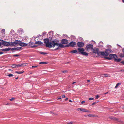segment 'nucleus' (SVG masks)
<instances>
[{"instance_id":"obj_1","label":"nucleus","mask_w":124,"mask_h":124,"mask_svg":"<svg viewBox=\"0 0 124 124\" xmlns=\"http://www.w3.org/2000/svg\"><path fill=\"white\" fill-rule=\"evenodd\" d=\"M51 40L47 38V47L51 48L56 46V45H58L57 42L59 41V40H57L49 42V41Z\"/></svg>"},{"instance_id":"obj_2","label":"nucleus","mask_w":124,"mask_h":124,"mask_svg":"<svg viewBox=\"0 0 124 124\" xmlns=\"http://www.w3.org/2000/svg\"><path fill=\"white\" fill-rule=\"evenodd\" d=\"M78 49V52L80 54H82L83 55L87 56L88 55V54L87 53L84 52L85 49L83 48H79Z\"/></svg>"},{"instance_id":"obj_3","label":"nucleus","mask_w":124,"mask_h":124,"mask_svg":"<svg viewBox=\"0 0 124 124\" xmlns=\"http://www.w3.org/2000/svg\"><path fill=\"white\" fill-rule=\"evenodd\" d=\"M93 45L91 44H89L86 46L85 49L87 51H89L90 50H92L93 49Z\"/></svg>"},{"instance_id":"obj_4","label":"nucleus","mask_w":124,"mask_h":124,"mask_svg":"<svg viewBox=\"0 0 124 124\" xmlns=\"http://www.w3.org/2000/svg\"><path fill=\"white\" fill-rule=\"evenodd\" d=\"M53 31H49L48 34H47V38L49 40H51L53 36Z\"/></svg>"},{"instance_id":"obj_5","label":"nucleus","mask_w":124,"mask_h":124,"mask_svg":"<svg viewBox=\"0 0 124 124\" xmlns=\"http://www.w3.org/2000/svg\"><path fill=\"white\" fill-rule=\"evenodd\" d=\"M57 44L58 45H56V46H57V47L54 49V51H55L57 50H60V48H60H64L65 47V46L64 45L61 43L59 44L58 43V42H57Z\"/></svg>"},{"instance_id":"obj_6","label":"nucleus","mask_w":124,"mask_h":124,"mask_svg":"<svg viewBox=\"0 0 124 124\" xmlns=\"http://www.w3.org/2000/svg\"><path fill=\"white\" fill-rule=\"evenodd\" d=\"M93 51V53L97 54L98 56H100V53L101 51H99V49L98 48H96L95 49L93 48L92 50Z\"/></svg>"},{"instance_id":"obj_7","label":"nucleus","mask_w":124,"mask_h":124,"mask_svg":"<svg viewBox=\"0 0 124 124\" xmlns=\"http://www.w3.org/2000/svg\"><path fill=\"white\" fill-rule=\"evenodd\" d=\"M20 41L16 40L15 41L13 42H10V45L13 46H16L18 44L19 45V43Z\"/></svg>"},{"instance_id":"obj_8","label":"nucleus","mask_w":124,"mask_h":124,"mask_svg":"<svg viewBox=\"0 0 124 124\" xmlns=\"http://www.w3.org/2000/svg\"><path fill=\"white\" fill-rule=\"evenodd\" d=\"M109 54V53L106 51L105 52H101L100 54V56L101 55L103 56H107Z\"/></svg>"},{"instance_id":"obj_9","label":"nucleus","mask_w":124,"mask_h":124,"mask_svg":"<svg viewBox=\"0 0 124 124\" xmlns=\"http://www.w3.org/2000/svg\"><path fill=\"white\" fill-rule=\"evenodd\" d=\"M77 45L78 47L82 48L84 46V43L83 42H79L77 43Z\"/></svg>"},{"instance_id":"obj_10","label":"nucleus","mask_w":124,"mask_h":124,"mask_svg":"<svg viewBox=\"0 0 124 124\" xmlns=\"http://www.w3.org/2000/svg\"><path fill=\"white\" fill-rule=\"evenodd\" d=\"M2 45L5 46H8L10 45V43L5 41L2 40Z\"/></svg>"},{"instance_id":"obj_11","label":"nucleus","mask_w":124,"mask_h":124,"mask_svg":"<svg viewBox=\"0 0 124 124\" xmlns=\"http://www.w3.org/2000/svg\"><path fill=\"white\" fill-rule=\"evenodd\" d=\"M109 56L111 58V59L112 58H114V59L115 58H116L117 57V55L115 54H110L109 55Z\"/></svg>"},{"instance_id":"obj_12","label":"nucleus","mask_w":124,"mask_h":124,"mask_svg":"<svg viewBox=\"0 0 124 124\" xmlns=\"http://www.w3.org/2000/svg\"><path fill=\"white\" fill-rule=\"evenodd\" d=\"M27 44L24 42H22L21 41H20L19 43V45L21 46H25L27 45Z\"/></svg>"},{"instance_id":"obj_13","label":"nucleus","mask_w":124,"mask_h":124,"mask_svg":"<svg viewBox=\"0 0 124 124\" xmlns=\"http://www.w3.org/2000/svg\"><path fill=\"white\" fill-rule=\"evenodd\" d=\"M62 43L64 44H67L68 43V41L66 39H62L61 41Z\"/></svg>"},{"instance_id":"obj_14","label":"nucleus","mask_w":124,"mask_h":124,"mask_svg":"<svg viewBox=\"0 0 124 124\" xmlns=\"http://www.w3.org/2000/svg\"><path fill=\"white\" fill-rule=\"evenodd\" d=\"M69 44L70 46L73 47L76 46V43L75 42L72 41L69 43Z\"/></svg>"},{"instance_id":"obj_15","label":"nucleus","mask_w":124,"mask_h":124,"mask_svg":"<svg viewBox=\"0 0 124 124\" xmlns=\"http://www.w3.org/2000/svg\"><path fill=\"white\" fill-rule=\"evenodd\" d=\"M17 32L20 34H21L23 33V30L21 29H19L17 31Z\"/></svg>"},{"instance_id":"obj_16","label":"nucleus","mask_w":124,"mask_h":124,"mask_svg":"<svg viewBox=\"0 0 124 124\" xmlns=\"http://www.w3.org/2000/svg\"><path fill=\"white\" fill-rule=\"evenodd\" d=\"M110 118L113 119L114 120H115L116 121H117L118 122H120V120H119L117 118H115L113 117H109Z\"/></svg>"},{"instance_id":"obj_17","label":"nucleus","mask_w":124,"mask_h":124,"mask_svg":"<svg viewBox=\"0 0 124 124\" xmlns=\"http://www.w3.org/2000/svg\"><path fill=\"white\" fill-rule=\"evenodd\" d=\"M121 60V59H117V58H116L114 59V61L116 62H120Z\"/></svg>"},{"instance_id":"obj_18","label":"nucleus","mask_w":124,"mask_h":124,"mask_svg":"<svg viewBox=\"0 0 124 124\" xmlns=\"http://www.w3.org/2000/svg\"><path fill=\"white\" fill-rule=\"evenodd\" d=\"M83 112H90V111L87 110V109L83 108L82 109V111Z\"/></svg>"},{"instance_id":"obj_19","label":"nucleus","mask_w":124,"mask_h":124,"mask_svg":"<svg viewBox=\"0 0 124 124\" xmlns=\"http://www.w3.org/2000/svg\"><path fill=\"white\" fill-rule=\"evenodd\" d=\"M43 44V43L41 41H36L35 43V44L38 45H41Z\"/></svg>"},{"instance_id":"obj_20","label":"nucleus","mask_w":124,"mask_h":124,"mask_svg":"<svg viewBox=\"0 0 124 124\" xmlns=\"http://www.w3.org/2000/svg\"><path fill=\"white\" fill-rule=\"evenodd\" d=\"M70 52L72 53H78V51L76 50H73Z\"/></svg>"},{"instance_id":"obj_21","label":"nucleus","mask_w":124,"mask_h":124,"mask_svg":"<svg viewBox=\"0 0 124 124\" xmlns=\"http://www.w3.org/2000/svg\"><path fill=\"white\" fill-rule=\"evenodd\" d=\"M24 72V71H16L15 72H16V73H18V74H22V73H23Z\"/></svg>"},{"instance_id":"obj_22","label":"nucleus","mask_w":124,"mask_h":124,"mask_svg":"<svg viewBox=\"0 0 124 124\" xmlns=\"http://www.w3.org/2000/svg\"><path fill=\"white\" fill-rule=\"evenodd\" d=\"M119 56L121 57H124V53H121L119 55Z\"/></svg>"},{"instance_id":"obj_23","label":"nucleus","mask_w":124,"mask_h":124,"mask_svg":"<svg viewBox=\"0 0 124 124\" xmlns=\"http://www.w3.org/2000/svg\"><path fill=\"white\" fill-rule=\"evenodd\" d=\"M120 85H121V83H118L116 84V86H115V88H117L118 86Z\"/></svg>"},{"instance_id":"obj_24","label":"nucleus","mask_w":124,"mask_h":124,"mask_svg":"<svg viewBox=\"0 0 124 124\" xmlns=\"http://www.w3.org/2000/svg\"><path fill=\"white\" fill-rule=\"evenodd\" d=\"M83 109V108H78L77 110L79 111H82V109Z\"/></svg>"},{"instance_id":"obj_25","label":"nucleus","mask_w":124,"mask_h":124,"mask_svg":"<svg viewBox=\"0 0 124 124\" xmlns=\"http://www.w3.org/2000/svg\"><path fill=\"white\" fill-rule=\"evenodd\" d=\"M44 43H45V46H46V38L44 39Z\"/></svg>"},{"instance_id":"obj_26","label":"nucleus","mask_w":124,"mask_h":124,"mask_svg":"<svg viewBox=\"0 0 124 124\" xmlns=\"http://www.w3.org/2000/svg\"><path fill=\"white\" fill-rule=\"evenodd\" d=\"M85 116H89L90 117H91V116H92V115L91 114H90L88 115H85Z\"/></svg>"},{"instance_id":"obj_27","label":"nucleus","mask_w":124,"mask_h":124,"mask_svg":"<svg viewBox=\"0 0 124 124\" xmlns=\"http://www.w3.org/2000/svg\"><path fill=\"white\" fill-rule=\"evenodd\" d=\"M39 64H46V62H40L39 63Z\"/></svg>"},{"instance_id":"obj_28","label":"nucleus","mask_w":124,"mask_h":124,"mask_svg":"<svg viewBox=\"0 0 124 124\" xmlns=\"http://www.w3.org/2000/svg\"><path fill=\"white\" fill-rule=\"evenodd\" d=\"M105 51L107 52H108V51L110 52L111 51V49H107L105 50Z\"/></svg>"},{"instance_id":"obj_29","label":"nucleus","mask_w":124,"mask_h":124,"mask_svg":"<svg viewBox=\"0 0 124 124\" xmlns=\"http://www.w3.org/2000/svg\"><path fill=\"white\" fill-rule=\"evenodd\" d=\"M27 64V63H23L22 64V66H25Z\"/></svg>"},{"instance_id":"obj_30","label":"nucleus","mask_w":124,"mask_h":124,"mask_svg":"<svg viewBox=\"0 0 124 124\" xmlns=\"http://www.w3.org/2000/svg\"><path fill=\"white\" fill-rule=\"evenodd\" d=\"M1 50L4 51H8L7 48L5 49H2Z\"/></svg>"},{"instance_id":"obj_31","label":"nucleus","mask_w":124,"mask_h":124,"mask_svg":"<svg viewBox=\"0 0 124 124\" xmlns=\"http://www.w3.org/2000/svg\"><path fill=\"white\" fill-rule=\"evenodd\" d=\"M16 65L15 64L12 65L11 66V67L13 68H15L16 67Z\"/></svg>"},{"instance_id":"obj_32","label":"nucleus","mask_w":124,"mask_h":124,"mask_svg":"<svg viewBox=\"0 0 124 124\" xmlns=\"http://www.w3.org/2000/svg\"><path fill=\"white\" fill-rule=\"evenodd\" d=\"M21 48V47H17L15 48L16 50H18L20 49Z\"/></svg>"},{"instance_id":"obj_33","label":"nucleus","mask_w":124,"mask_h":124,"mask_svg":"<svg viewBox=\"0 0 124 124\" xmlns=\"http://www.w3.org/2000/svg\"><path fill=\"white\" fill-rule=\"evenodd\" d=\"M7 76L10 77H12L13 76V74H10L8 75Z\"/></svg>"},{"instance_id":"obj_34","label":"nucleus","mask_w":124,"mask_h":124,"mask_svg":"<svg viewBox=\"0 0 124 124\" xmlns=\"http://www.w3.org/2000/svg\"><path fill=\"white\" fill-rule=\"evenodd\" d=\"M40 54H43V55H44L45 54H46V53H44V52H40Z\"/></svg>"},{"instance_id":"obj_35","label":"nucleus","mask_w":124,"mask_h":124,"mask_svg":"<svg viewBox=\"0 0 124 124\" xmlns=\"http://www.w3.org/2000/svg\"><path fill=\"white\" fill-rule=\"evenodd\" d=\"M19 56L20 55L18 54H15L13 55L14 57H19Z\"/></svg>"},{"instance_id":"obj_36","label":"nucleus","mask_w":124,"mask_h":124,"mask_svg":"<svg viewBox=\"0 0 124 124\" xmlns=\"http://www.w3.org/2000/svg\"><path fill=\"white\" fill-rule=\"evenodd\" d=\"M2 40H0V47H1V45L2 44Z\"/></svg>"},{"instance_id":"obj_37","label":"nucleus","mask_w":124,"mask_h":124,"mask_svg":"<svg viewBox=\"0 0 124 124\" xmlns=\"http://www.w3.org/2000/svg\"><path fill=\"white\" fill-rule=\"evenodd\" d=\"M98 116L97 115H92V116H91V117H97Z\"/></svg>"},{"instance_id":"obj_38","label":"nucleus","mask_w":124,"mask_h":124,"mask_svg":"<svg viewBox=\"0 0 124 124\" xmlns=\"http://www.w3.org/2000/svg\"><path fill=\"white\" fill-rule=\"evenodd\" d=\"M105 58L108 59V60H111V58L110 57H106Z\"/></svg>"},{"instance_id":"obj_39","label":"nucleus","mask_w":124,"mask_h":124,"mask_svg":"<svg viewBox=\"0 0 124 124\" xmlns=\"http://www.w3.org/2000/svg\"><path fill=\"white\" fill-rule=\"evenodd\" d=\"M65 46L66 47H69V46H70V45L69 44V43L68 44L66 45Z\"/></svg>"},{"instance_id":"obj_40","label":"nucleus","mask_w":124,"mask_h":124,"mask_svg":"<svg viewBox=\"0 0 124 124\" xmlns=\"http://www.w3.org/2000/svg\"><path fill=\"white\" fill-rule=\"evenodd\" d=\"M62 72L64 73H67V72L68 71L67 70H65V71H62Z\"/></svg>"},{"instance_id":"obj_41","label":"nucleus","mask_w":124,"mask_h":124,"mask_svg":"<svg viewBox=\"0 0 124 124\" xmlns=\"http://www.w3.org/2000/svg\"><path fill=\"white\" fill-rule=\"evenodd\" d=\"M94 99V98H89V100H91Z\"/></svg>"},{"instance_id":"obj_42","label":"nucleus","mask_w":124,"mask_h":124,"mask_svg":"<svg viewBox=\"0 0 124 124\" xmlns=\"http://www.w3.org/2000/svg\"><path fill=\"white\" fill-rule=\"evenodd\" d=\"M11 50L12 51L16 50L15 48L14 47V48H11Z\"/></svg>"},{"instance_id":"obj_43","label":"nucleus","mask_w":124,"mask_h":124,"mask_svg":"<svg viewBox=\"0 0 124 124\" xmlns=\"http://www.w3.org/2000/svg\"><path fill=\"white\" fill-rule=\"evenodd\" d=\"M99 97V96L98 95H97L96 96L95 99H98Z\"/></svg>"},{"instance_id":"obj_44","label":"nucleus","mask_w":124,"mask_h":124,"mask_svg":"<svg viewBox=\"0 0 124 124\" xmlns=\"http://www.w3.org/2000/svg\"><path fill=\"white\" fill-rule=\"evenodd\" d=\"M104 76L105 77H107L108 76V74H104Z\"/></svg>"},{"instance_id":"obj_45","label":"nucleus","mask_w":124,"mask_h":124,"mask_svg":"<svg viewBox=\"0 0 124 124\" xmlns=\"http://www.w3.org/2000/svg\"><path fill=\"white\" fill-rule=\"evenodd\" d=\"M37 67V66H32V68H36Z\"/></svg>"},{"instance_id":"obj_46","label":"nucleus","mask_w":124,"mask_h":124,"mask_svg":"<svg viewBox=\"0 0 124 124\" xmlns=\"http://www.w3.org/2000/svg\"><path fill=\"white\" fill-rule=\"evenodd\" d=\"M120 63L124 65V61H122L120 62Z\"/></svg>"},{"instance_id":"obj_47","label":"nucleus","mask_w":124,"mask_h":124,"mask_svg":"<svg viewBox=\"0 0 124 124\" xmlns=\"http://www.w3.org/2000/svg\"><path fill=\"white\" fill-rule=\"evenodd\" d=\"M7 49L8 51L9 50H11V48H10L9 47V48H7Z\"/></svg>"},{"instance_id":"obj_48","label":"nucleus","mask_w":124,"mask_h":124,"mask_svg":"<svg viewBox=\"0 0 124 124\" xmlns=\"http://www.w3.org/2000/svg\"><path fill=\"white\" fill-rule=\"evenodd\" d=\"M2 32H4L5 31V30L4 29H3L2 30Z\"/></svg>"},{"instance_id":"obj_49","label":"nucleus","mask_w":124,"mask_h":124,"mask_svg":"<svg viewBox=\"0 0 124 124\" xmlns=\"http://www.w3.org/2000/svg\"><path fill=\"white\" fill-rule=\"evenodd\" d=\"M22 66V64H21V65H20V64H18V65H16V66Z\"/></svg>"},{"instance_id":"obj_50","label":"nucleus","mask_w":124,"mask_h":124,"mask_svg":"<svg viewBox=\"0 0 124 124\" xmlns=\"http://www.w3.org/2000/svg\"><path fill=\"white\" fill-rule=\"evenodd\" d=\"M65 95H63L62 97L63 98H64L65 97Z\"/></svg>"},{"instance_id":"obj_51","label":"nucleus","mask_w":124,"mask_h":124,"mask_svg":"<svg viewBox=\"0 0 124 124\" xmlns=\"http://www.w3.org/2000/svg\"><path fill=\"white\" fill-rule=\"evenodd\" d=\"M73 123L72 122H70L68 123H67V124H72Z\"/></svg>"},{"instance_id":"obj_52","label":"nucleus","mask_w":124,"mask_h":124,"mask_svg":"<svg viewBox=\"0 0 124 124\" xmlns=\"http://www.w3.org/2000/svg\"><path fill=\"white\" fill-rule=\"evenodd\" d=\"M69 102H72V100L70 99L69 100Z\"/></svg>"},{"instance_id":"obj_53","label":"nucleus","mask_w":124,"mask_h":124,"mask_svg":"<svg viewBox=\"0 0 124 124\" xmlns=\"http://www.w3.org/2000/svg\"><path fill=\"white\" fill-rule=\"evenodd\" d=\"M3 53V52H0V54H1Z\"/></svg>"},{"instance_id":"obj_54","label":"nucleus","mask_w":124,"mask_h":124,"mask_svg":"<svg viewBox=\"0 0 124 124\" xmlns=\"http://www.w3.org/2000/svg\"><path fill=\"white\" fill-rule=\"evenodd\" d=\"M14 99V98H12L10 99V100L11 101H12Z\"/></svg>"},{"instance_id":"obj_55","label":"nucleus","mask_w":124,"mask_h":124,"mask_svg":"<svg viewBox=\"0 0 124 124\" xmlns=\"http://www.w3.org/2000/svg\"><path fill=\"white\" fill-rule=\"evenodd\" d=\"M96 103V102H94V103H93L92 104V105H94Z\"/></svg>"},{"instance_id":"obj_56","label":"nucleus","mask_w":124,"mask_h":124,"mask_svg":"<svg viewBox=\"0 0 124 124\" xmlns=\"http://www.w3.org/2000/svg\"><path fill=\"white\" fill-rule=\"evenodd\" d=\"M84 102H85V101H82L81 102V103L82 104H83V103H84Z\"/></svg>"},{"instance_id":"obj_57","label":"nucleus","mask_w":124,"mask_h":124,"mask_svg":"<svg viewBox=\"0 0 124 124\" xmlns=\"http://www.w3.org/2000/svg\"><path fill=\"white\" fill-rule=\"evenodd\" d=\"M10 32H11L12 33H14V30H11Z\"/></svg>"},{"instance_id":"obj_58","label":"nucleus","mask_w":124,"mask_h":124,"mask_svg":"<svg viewBox=\"0 0 124 124\" xmlns=\"http://www.w3.org/2000/svg\"><path fill=\"white\" fill-rule=\"evenodd\" d=\"M121 71H124V70H119Z\"/></svg>"},{"instance_id":"obj_59","label":"nucleus","mask_w":124,"mask_h":124,"mask_svg":"<svg viewBox=\"0 0 124 124\" xmlns=\"http://www.w3.org/2000/svg\"><path fill=\"white\" fill-rule=\"evenodd\" d=\"M100 43H102V44H103V42L101 41V42H99V44H100Z\"/></svg>"},{"instance_id":"obj_60","label":"nucleus","mask_w":124,"mask_h":124,"mask_svg":"<svg viewBox=\"0 0 124 124\" xmlns=\"http://www.w3.org/2000/svg\"><path fill=\"white\" fill-rule=\"evenodd\" d=\"M122 52L124 53V48L122 50Z\"/></svg>"},{"instance_id":"obj_61","label":"nucleus","mask_w":124,"mask_h":124,"mask_svg":"<svg viewBox=\"0 0 124 124\" xmlns=\"http://www.w3.org/2000/svg\"><path fill=\"white\" fill-rule=\"evenodd\" d=\"M68 99V98H66L65 99V100L67 101V100Z\"/></svg>"},{"instance_id":"obj_62","label":"nucleus","mask_w":124,"mask_h":124,"mask_svg":"<svg viewBox=\"0 0 124 124\" xmlns=\"http://www.w3.org/2000/svg\"><path fill=\"white\" fill-rule=\"evenodd\" d=\"M108 92H106V93H104V94H107L108 93Z\"/></svg>"},{"instance_id":"obj_63","label":"nucleus","mask_w":124,"mask_h":124,"mask_svg":"<svg viewBox=\"0 0 124 124\" xmlns=\"http://www.w3.org/2000/svg\"><path fill=\"white\" fill-rule=\"evenodd\" d=\"M61 99V98H60V97H59L58 98H57V100H59V99Z\"/></svg>"},{"instance_id":"obj_64","label":"nucleus","mask_w":124,"mask_h":124,"mask_svg":"<svg viewBox=\"0 0 124 124\" xmlns=\"http://www.w3.org/2000/svg\"><path fill=\"white\" fill-rule=\"evenodd\" d=\"M122 1L124 3V0H122Z\"/></svg>"}]
</instances>
